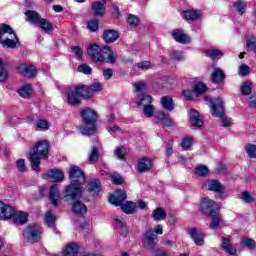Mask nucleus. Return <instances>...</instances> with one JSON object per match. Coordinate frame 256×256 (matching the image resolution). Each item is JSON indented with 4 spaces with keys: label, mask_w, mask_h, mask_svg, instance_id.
Instances as JSON below:
<instances>
[{
    "label": "nucleus",
    "mask_w": 256,
    "mask_h": 256,
    "mask_svg": "<svg viewBox=\"0 0 256 256\" xmlns=\"http://www.w3.org/2000/svg\"><path fill=\"white\" fill-rule=\"evenodd\" d=\"M125 199H127V193L123 190H117L114 194L109 196V203L116 207L121 206V211H123V213L133 215L135 209H137V204L134 202H126L123 204Z\"/></svg>",
    "instance_id": "5"
},
{
    "label": "nucleus",
    "mask_w": 256,
    "mask_h": 256,
    "mask_svg": "<svg viewBox=\"0 0 256 256\" xmlns=\"http://www.w3.org/2000/svg\"><path fill=\"white\" fill-rule=\"evenodd\" d=\"M134 88H135L136 93H141V91H145L146 86H145V83L138 82V83L134 84Z\"/></svg>",
    "instance_id": "61"
},
{
    "label": "nucleus",
    "mask_w": 256,
    "mask_h": 256,
    "mask_svg": "<svg viewBox=\"0 0 256 256\" xmlns=\"http://www.w3.org/2000/svg\"><path fill=\"white\" fill-rule=\"evenodd\" d=\"M192 145L191 139L189 138H184L182 141V149L184 151H187Z\"/></svg>",
    "instance_id": "62"
},
{
    "label": "nucleus",
    "mask_w": 256,
    "mask_h": 256,
    "mask_svg": "<svg viewBox=\"0 0 256 256\" xmlns=\"http://www.w3.org/2000/svg\"><path fill=\"white\" fill-rule=\"evenodd\" d=\"M78 199H81V198L72 200V201H75L72 204V211L73 213H75V215H78L79 217H83V215L87 213V206H85V204H83V202L79 201Z\"/></svg>",
    "instance_id": "17"
},
{
    "label": "nucleus",
    "mask_w": 256,
    "mask_h": 256,
    "mask_svg": "<svg viewBox=\"0 0 256 256\" xmlns=\"http://www.w3.org/2000/svg\"><path fill=\"white\" fill-rule=\"evenodd\" d=\"M161 105L166 111L171 112L175 109V102H173V98H171V96H163L161 98Z\"/></svg>",
    "instance_id": "29"
},
{
    "label": "nucleus",
    "mask_w": 256,
    "mask_h": 256,
    "mask_svg": "<svg viewBox=\"0 0 256 256\" xmlns=\"http://www.w3.org/2000/svg\"><path fill=\"white\" fill-rule=\"evenodd\" d=\"M246 153L248 157L251 159H256V145L255 144H248L246 146Z\"/></svg>",
    "instance_id": "48"
},
{
    "label": "nucleus",
    "mask_w": 256,
    "mask_h": 256,
    "mask_svg": "<svg viewBox=\"0 0 256 256\" xmlns=\"http://www.w3.org/2000/svg\"><path fill=\"white\" fill-rule=\"evenodd\" d=\"M241 245L247 247L248 249H255V240L251 238H242L240 240Z\"/></svg>",
    "instance_id": "46"
},
{
    "label": "nucleus",
    "mask_w": 256,
    "mask_h": 256,
    "mask_svg": "<svg viewBox=\"0 0 256 256\" xmlns=\"http://www.w3.org/2000/svg\"><path fill=\"white\" fill-rule=\"evenodd\" d=\"M88 161L89 163H97V161H99V148H97V146L91 149L88 155Z\"/></svg>",
    "instance_id": "39"
},
{
    "label": "nucleus",
    "mask_w": 256,
    "mask_h": 256,
    "mask_svg": "<svg viewBox=\"0 0 256 256\" xmlns=\"http://www.w3.org/2000/svg\"><path fill=\"white\" fill-rule=\"evenodd\" d=\"M12 217H13V222L16 225H25V223H27V219H29V214L23 211H19V212H14V215Z\"/></svg>",
    "instance_id": "25"
},
{
    "label": "nucleus",
    "mask_w": 256,
    "mask_h": 256,
    "mask_svg": "<svg viewBox=\"0 0 256 256\" xmlns=\"http://www.w3.org/2000/svg\"><path fill=\"white\" fill-rule=\"evenodd\" d=\"M72 52L75 53L77 59H81L83 57V50L79 46L72 47Z\"/></svg>",
    "instance_id": "60"
},
{
    "label": "nucleus",
    "mask_w": 256,
    "mask_h": 256,
    "mask_svg": "<svg viewBox=\"0 0 256 256\" xmlns=\"http://www.w3.org/2000/svg\"><path fill=\"white\" fill-rule=\"evenodd\" d=\"M136 67L142 69V71H147L148 69H151L152 66L150 61H142L137 63Z\"/></svg>",
    "instance_id": "56"
},
{
    "label": "nucleus",
    "mask_w": 256,
    "mask_h": 256,
    "mask_svg": "<svg viewBox=\"0 0 256 256\" xmlns=\"http://www.w3.org/2000/svg\"><path fill=\"white\" fill-rule=\"evenodd\" d=\"M36 128L39 129V131H47V129H49V122L41 119L36 123Z\"/></svg>",
    "instance_id": "50"
},
{
    "label": "nucleus",
    "mask_w": 256,
    "mask_h": 256,
    "mask_svg": "<svg viewBox=\"0 0 256 256\" xmlns=\"http://www.w3.org/2000/svg\"><path fill=\"white\" fill-rule=\"evenodd\" d=\"M157 235L153 233V230H147L143 237V243L150 251L155 250V245H157Z\"/></svg>",
    "instance_id": "10"
},
{
    "label": "nucleus",
    "mask_w": 256,
    "mask_h": 256,
    "mask_svg": "<svg viewBox=\"0 0 256 256\" xmlns=\"http://www.w3.org/2000/svg\"><path fill=\"white\" fill-rule=\"evenodd\" d=\"M128 23L132 27H137L139 25V18H137V16H135V15H129L128 16Z\"/></svg>",
    "instance_id": "58"
},
{
    "label": "nucleus",
    "mask_w": 256,
    "mask_h": 256,
    "mask_svg": "<svg viewBox=\"0 0 256 256\" xmlns=\"http://www.w3.org/2000/svg\"><path fill=\"white\" fill-rule=\"evenodd\" d=\"M78 71L84 73V75H91V68L87 64H81L78 66Z\"/></svg>",
    "instance_id": "57"
},
{
    "label": "nucleus",
    "mask_w": 256,
    "mask_h": 256,
    "mask_svg": "<svg viewBox=\"0 0 256 256\" xmlns=\"http://www.w3.org/2000/svg\"><path fill=\"white\" fill-rule=\"evenodd\" d=\"M69 179L71 180V184L66 186L64 198L66 201L80 199L81 195H83L81 183H85V173L78 166H72L69 171Z\"/></svg>",
    "instance_id": "1"
},
{
    "label": "nucleus",
    "mask_w": 256,
    "mask_h": 256,
    "mask_svg": "<svg viewBox=\"0 0 256 256\" xmlns=\"http://www.w3.org/2000/svg\"><path fill=\"white\" fill-rule=\"evenodd\" d=\"M43 179H50L54 183H59L65 179V174L59 169H52L43 174Z\"/></svg>",
    "instance_id": "12"
},
{
    "label": "nucleus",
    "mask_w": 256,
    "mask_h": 256,
    "mask_svg": "<svg viewBox=\"0 0 256 256\" xmlns=\"http://www.w3.org/2000/svg\"><path fill=\"white\" fill-rule=\"evenodd\" d=\"M77 95L80 96V99H91L93 97L91 95V91L89 90V86L83 85V84H78L74 87Z\"/></svg>",
    "instance_id": "18"
},
{
    "label": "nucleus",
    "mask_w": 256,
    "mask_h": 256,
    "mask_svg": "<svg viewBox=\"0 0 256 256\" xmlns=\"http://www.w3.org/2000/svg\"><path fill=\"white\" fill-rule=\"evenodd\" d=\"M15 215V208L9 204L0 202V220L7 221Z\"/></svg>",
    "instance_id": "11"
},
{
    "label": "nucleus",
    "mask_w": 256,
    "mask_h": 256,
    "mask_svg": "<svg viewBox=\"0 0 256 256\" xmlns=\"http://www.w3.org/2000/svg\"><path fill=\"white\" fill-rule=\"evenodd\" d=\"M172 37L177 41V43H182L183 45H186V43H191V38H189L181 29L173 30Z\"/></svg>",
    "instance_id": "16"
},
{
    "label": "nucleus",
    "mask_w": 256,
    "mask_h": 256,
    "mask_svg": "<svg viewBox=\"0 0 256 256\" xmlns=\"http://www.w3.org/2000/svg\"><path fill=\"white\" fill-rule=\"evenodd\" d=\"M32 93L33 89L31 88V84H26L18 90V94L24 99L29 98Z\"/></svg>",
    "instance_id": "36"
},
{
    "label": "nucleus",
    "mask_w": 256,
    "mask_h": 256,
    "mask_svg": "<svg viewBox=\"0 0 256 256\" xmlns=\"http://www.w3.org/2000/svg\"><path fill=\"white\" fill-rule=\"evenodd\" d=\"M188 235L191 237V239L194 241L195 245L203 246L205 245V235L197 228H191L188 231Z\"/></svg>",
    "instance_id": "13"
},
{
    "label": "nucleus",
    "mask_w": 256,
    "mask_h": 256,
    "mask_svg": "<svg viewBox=\"0 0 256 256\" xmlns=\"http://www.w3.org/2000/svg\"><path fill=\"white\" fill-rule=\"evenodd\" d=\"M24 239L28 241V243H37L39 239L41 238V227L37 224L29 225L24 230Z\"/></svg>",
    "instance_id": "8"
},
{
    "label": "nucleus",
    "mask_w": 256,
    "mask_h": 256,
    "mask_svg": "<svg viewBox=\"0 0 256 256\" xmlns=\"http://www.w3.org/2000/svg\"><path fill=\"white\" fill-rule=\"evenodd\" d=\"M16 167L18 171H21V173H25V171H27V166L25 165V159H18L16 161Z\"/></svg>",
    "instance_id": "55"
},
{
    "label": "nucleus",
    "mask_w": 256,
    "mask_h": 256,
    "mask_svg": "<svg viewBox=\"0 0 256 256\" xmlns=\"http://www.w3.org/2000/svg\"><path fill=\"white\" fill-rule=\"evenodd\" d=\"M207 57H210L213 61H217L223 57V52L219 49H208L205 51Z\"/></svg>",
    "instance_id": "35"
},
{
    "label": "nucleus",
    "mask_w": 256,
    "mask_h": 256,
    "mask_svg": "<svg viewBox=\"0 0 256 256\" xmlns=\"http://www.w3.org/2000/svg\"><path fill=\"white\" fill-rule=\"evenodd\" d=\"M183 15L186 21H197V19H200L201 17V12L198 10H185Z\"/></svg>",
    "instance_id": "31"
},
{
    "label": "nucleus",
    "mask_w": 256,
    "mask_h": 256,
    "mask_svg": "<svg viewBox=\"0 0 256 256\" xmlns=\"http://www.w3.org/2000/svg\"><path fill=\"white\" fill-rule=\"evenodd\" d=\"M209 217L210 219H212V222L210 223V228L218 229L219 225H221V216L219 215V213H214Z\"/></svg>",
    "instance_id": "41"
},
{
    "label": "nucleus",
    "mask_w": 256,
    "mask_h": 256,
    "mask_svg": "<svg viewBox=\"0 0 256 256\" xmlns=\"http://www.w3.org/2000/svg\"><path fill=\"white\" fill-rule=\"evenodd\" d=\"M190 122L192 127H196L197 129H201V127H203V120L197 110L190 111Z\"/></svg>",
    "instance_id": "22"
},
{
    "label": "nucleus",
    "mask_w": 256,
    "mask_h": 256,
    "mask_svg": "<svg viewBox=\"0 0 256 256\" xmlns=\"http://www.w3.org/2000/svg\"><path fill=\"white\" fill-rule=\"evenodd\" d=\"M115 223H116V227H118V229H120L121 237H127V233H129V228H127V226H125V223H123V221H121L118 218L115 219Z\"/></svg>",
    "instance_id": "40"
},
{
    "label": "nucleus",
    "mask_w": 256,
    "mask_h": 256,
    "mask_svg": "<svg viewBox=\"0 0 256 256\" xmlns=\"http://www.w3.org/2000/svg\"><path fill=\"white\" fill-rule=\"evenodd\" d=\"M9 79V72H7V68H5V60L0 58V82Z\"/></svg>",
    "instance_id": "38"
},
{
    "label": "nucleus",
    "mask_w": 256,
    "mask_h": 256,
    "mask_svg": "<svg viewBox=\"0 0 256 256\" xmlns=\"http://www.w3.org/2000/svg\"><path fill=\"white\" fill-rule=\"evenodd\" d=\"M152 218L154 221H164V219H167V212L163 208L158 207L153 210Z\"/></svg>",
    "instance_id": "30"
},
{
    "label": "nucleus",
    "mask_w": 256,
    "mask_h": 256,
    "mask_svg": "<svg viewBox=\"0 0 256 256\" xmlns=\"http://www.w3.org/2000/svg\"><path fill=\"white\" fill-rule=\"evenodd\" d=\"M171 57L174 61H183L184 59L183 54L181 52H173Z\"/></svg>",
    "instance_id": "63"
},
{
    "label": "nucleus",
    "mask_w": 256,
    "mask_h": 256,
    "mask_svg": "<svg viewBox=\"0 0 256 256\" xmlns=\"http://www.w3.org/2000/svg\"><path fill=\"white\" fill-rule=\"evenodd\" d=\"M67 101L68 105H71V107H75L77 105H81V97L77 92L74 90H68L67 93Z\"/></svg>",
    "instance_id": "20"
},
{
    "label": "nucleus",
    "mask_w": 256,
    "mask_h": 256,
    "mask_svg": "<svg viewBox=\"0 0 256 256\" xmlns=\"http://www.w3.org/2000/svg\"><path fill=\"white\" fill-rule=\"evenodd\" d=\"M20 73L28 79H33L34 77H37V67L32 65H22L20 67Z\"/></svg>",
    "instance_id": "19"
},
{
    "label": "nucleus",
    "mask_w": 256,
    "mask_h": 256,
    "mask_svg": "<svg viewBox=\"0 0 256 256\" xmlns=\"http://www.w3.org/2000/svg\"><path fill=\"white\" fill-rule=\"evenodd\" d=\"M248 105L251 107V109H256V96L249 98Z\"/></svg>",
    "instance_id": "64"
},
{
    "label": "nucleus",
    "mask_w": 256,
    "mask_h": 256,
    "mask_svg": "<svg viewBox=\"0 0 256 256\" xmlns=\"http://www.w3.org/2000/svg\"><path fill=\"white\" fill-rule=\"evenodd\" d=\"M242 200L245 201V203H251L253 202V196L247 191H244L241 196Z\"/></svg>",
    "instance_id": "59"
},
{
    "label": "nucleus",
    "mask_w": 256,
    "mask_h": 256,
    "mask_svg": "<svg viewBox=\"0 0 256 256\" xmlns=\"http://www.w3.org/2000/svg\"><path fill=\"white\" fill-rule=\"evenodd\" d=\"M56 220H57V218L55 217V215H53V213H51V211H47L45 213V224L48 227H55Z\"/></svg>",
    "instance_id": "42"
},
{
    "label": "nucleus",
    "mask_w": 256,
    "mask_h": 256,
    "mask_svg": "<svg viewBox=\"0 0 256 256\" xmlns=\"http://www.w3.org/2000/svg\"><path fill=\"white\" fill-rule=\"evenodd\" d=\"M114 153L117 159H119L120 161H125V155L127 153L125 147L117 148Z\"/></svg>",
    "instance_id": "49"
},
{
    "label": "nucleus",
    "mask_w": 256,
    "mask_h": 256,
    "mask_svg": "<svg viewBox=\"0 0 256 256\" xmlns=\"http://www.w3.org/2000/svg\"><path fill=\"white\" fill-rule=\"evenodd\" d=\"M152 165H153V163L151 162V159L142 158L138 164V171H140V173H143V171H149V169H151Z\"/></svg>",
    "instance_id": "33"
},
{
    "label": "nucleus",
    "mask_w": 256,
    "mask_h": 256,
    "mask_svg": "<svg viewBox=\"0 0 256 256\" xmlns=\"http://www.w3.org/2000/svg\"><path fill=\"white\" fill-rule=\"evenodd\" d=\"M249 73H251V67H249L247 64L239 66L238 75H240L241 77H247Z\"/></svg>",
    "instance_id": "45"
},
{
    "label": "nucleus",
    "mask_w": 256,
    "mask_h": 256,
    "mask_svg": "<svg viewBox=\"0 0 256 256\" xmlns=\"http://www.w3.org/2000/svg\"><path fill=\"white\" fill-rule=\"evenodd\" d=\"M105 43H115L119 39V32L116 30H105L102 35Z\"/></svg>",
    "instance_id": "23"
},
{
    "label": "nucleus",
    "mask_w": 256,
    "mask_h": 256,
    "mask_svg": "<svg viewBox=\"0 0 256 256\" xmlns=\"http://www.w3.org/2000/svg\"><path fill=\"white\" fill-rule=\"evenodd\" d=\"M92 13L96 17H101L105 15V4L102 2H93L92 3Z\"/></svg>",
    "instance_id": "28"
},
{
    "label": "nucleus",
    "mask_w": 256,
    "mask_h": 256,
    "mask_svg": "<svg viewBox=\"0 0 256 256\" xmlns=\"http://www.w3.org/2000/svg\"><path fill=\"white\" fill-rule=\"evenodd\" d=\"M222 249L228 253V255L237 254V248L233 247V244H231V238H222Z\"/></svg>",
    "instance_id": "26"
},
{
    "label": "nucleus",
    "mask_w": 256,
    "mask_h": 256,
    "mask_svg": "<svg viewBox=\"0 0 256 256\" xmlns=\"http://www.w3.org/2000/svg\"><path fill=\"white\" fill-rule=\"evenodd\" d=\"M38 27H40L41 31L44 33H47L48 35H51L53 31H55V27L53 26V23H51L49 20L42 18L37 24Z\"/></svg>",
    "instance_id": "21"
},
{
    "label": "nucleus",
    "mask_w": 256,
    "mask_h": 256,
    "mask_svg": "<svg viewBox=\"0 0 256 256\" xmlns=\"http://www.w3.org/2000/svg\"><path fill=\"white\" fill-rule=\"evenodd\" d=\"M19 43L17 34L13 31V28L7 24L0 25V44L5 49H15Z\"/></svg>",
    "instance_id": "6"
},
{
    "label": "nucleus",
    "mask_w": 256,
    "mask_h": 256,
    "mask_svg": "<svg viewBox=\"0 0 256 256\" xmlns=\"http://www.w3.org/2000/svg\"><path fill=\"white\" fill-rule=\"evenodd\" d=\"M25 15H27L28 21L29 23H32V25H38L42 19L41 14L33 10H27Z\"/></svg>",
    "instance_id": "27"
},
{
    "label": "nucleus",
    "mask_w": 256,
    "mask_h": 256,
    "mask_svg": "<svg viewBox=\"0 0 256 256\" xmlns=\"http://www.w3.org/2000/svg\"><path fill=\"white\" fill-rule=\"evenodd\" d=\"M212 115L214 117H219L221 119L222 127H231L233 125V121L230 118L223 117L225 115V105L223 104V99L216 98L212 102Z\"/></svg>",
    "instance_id": "7"
},
{
    "label": "nucleus",
    "mask_w": 256,
    "mask_h": 256,
    "mask_svg": "<svg viewBox=\"0 0 256 256\" xmlns=\"http://www.w3.org/2000/svg\"><path fill=\"white\" fill-rule=\"evenodd\" d=\"M49 157V141L40 140L38 141L32 149H30L28 153V159L30 161V165L32 171H41L39 167L41 165V159H47Z\"/></svg>",
    "instance_id": "2"
},
{
    "label": "nucleus",
    "mask_w": 256,
    "mask_h": 256,
    "mask_svg": "<svg viewBox=\"0 0 256 256\" xmlns=\"http://www.w3.org/2000/svg\"><path fill=\"white\" fill-rule=\"evenodd\" d=\"M87 189L91 195L95 197V195L101 193V182L97 179H93L88 183Z\"/></svg>",
    "instance_id": "24"
},
{
    "label": "nucleus",
    "mask_w": 256,
    "mask_h": 256,
    "mask_svg": "<svg viewBox=\"0 0 256 256\" xmlns=\"http://www.w3.org/2000/svg\"><path fill=\"white\" fill-rule=\"evenodd\" d=\"M89 90L91 91V95H93L99 91H102L103 89V84L99 82H94L90 86H88Z\"/></svg>",
    "instance_id": "47"
},
{
    "label": "nucleus",
    "mask_w": 256,
    "mask_h": 256,
    "mask_svg": "<svg viewBox=\"0 0 256 256\" xmlns=\"http://www.w3.org/2000/svg\"><path fill=\"white\" fill-rule=\"evenodd\" d=\"M195 173L199 177H205V176L209 175V168L203 164H200V165L196 166Z\"/></svg>",
    "instance_id": "43"
},
{
    "label": "nucleus",
    "mask_w": 256,
    "mask_h": 256,
    "mask_svg": "<svg viewBox=\"0 0 256 256\" xmlns=\"http://www.w3.org/2000/svg\"><path fill=\"white\" fill-rule=\"evenodd\" d=\"M87 29L92 33H95L99 29V22L97 20H91L87 24Z\"/></svg>",
    "instance_id": "54"
},
{
    "label": "nucleus",
    "mask_w": 256,
    "mask_h": 256,
    "mask_svg": "<svg viewBox=\"0 0 256 256\" xmlns=\"http://www.w3.org/2000/svg\"><path fill=\"white\" fill-rule=\"evenodd\" d=\"M192 91L196 97H199V95H203V93H205V91H207V86L204 83L200 82L193 86Z\"/></svg>",
    "instance_id": "37"
},
{
    "label": "nucleus",
    "mask_w": 256,
    "mask_h": 256,
    "mask_svg": "<svg viewBox=\"0 0 256 256\" xmlns=\"http://www.w3.org/2000/svg\"><path fill=\"white\" fill-rule=\"evenodd\" d=\"M200 211L204 213V215L211 216L214 213H219V206L215 203V201L209 198H203L200 203Z\"/></svg>",
    "instance_id": "9"
},
{
    "label": "nucleus",
    "mask_w": 256,
    "mask_h": 256,
    "mask_svg": "<svg viewBox=\"0 0 256 256\" xmlns=\"http://www.w3.org/2000/svg\"><path fill=\"white\" fill-rule=\"evenodd\" d=\"M61 194L59 193V186L58 184H54L50 187V195L49 199L53 207H59V198Z\"/></svg>",
    "instance_id": "14"
},
{
    "label": "nucleus",
    "mask_w": 256,
    "mask_h": 256,
    "mask_svg": "<svg viewBox=\"0 0 256 256\" xmlns=\"http://www.w3.org/2000/svg\"><path fill=\"white\" fill-rule=\"evenodd\" d=\"M247 9V2L243 0H237L234 2V11L238 13V15H243Z\"/></svg>",
    "instance_id": "34"
},
{
    "label": "nucleus",
    "mask_w": 256,
    "mask_h": 256,
    "mask_svg": "<svg viewBox=\"0 0 256 256\" xmlns=\"http://www.w3.org/2000/svg\"><path fill=\"white\" fill-rule=\"evenodd\" d=\"M143 113L145 117L151 118L153 116V113H155V107L153 106V104H150V106H145L143 108Z\"/></svg>",
    "instance_id": "53"
},
{
    "label": "nucleus",
    "mask_w": 256,
    "mask_h": 256,
    "mask_svg": "<svg viewBox=\"0 0 256 256\" xmlns=\"http://www.w3.org/2000/svg\"><path fill=\"white\" fill-rule=\"evenodd\" d=\"M80 117L82 119V124L79 127L81 135H94L95 131H97V119H99L97 111L86 107L80 110Z\"/></svg>",
    "instance_id": "3"
},
{
    "label": "nucleus",
    "mask_w": 256,
    "mask_h": 256,
    "mask_svg": "<svg viewBox=\"0 0 256 256\" xmlns=\"http://www.w3.org/2000/svg\"><path fill=\"white\" fill-rule=\"evenodd\" d=\"M207 189L208 191L218 193L220 197H223V193L225 192V186L219 180H210L207 184Z\"/></svg>",
    "instance_id": "15"
},
{
    "label": "nucleus",
    "mask_w": 256,
    "mask_h": 256,
    "mask_svg": "<svg viewBox=\"0 0 256 256\" xmlns=\"http://www.w3.org/2000/svg\"><path fill=\"white\" fill-rule=\"evenodd\" d=\"M153 103V98L151 96H144L141 98L138 102L137 105L138 107H149Z\"/></svg>",
    "instance_id": "44"
},
{
    "label": "nucleus",
    "mask_w": 256,
    "mask_h": 256,
    "mask_svg": "<svg viewBox=\"0 0 256 256\" xmlns=\"http://www.w3.org/2000/svg\"><path fill=\"white\" fill-rule=\"evenodd\" d=\"M242 95H251V82L246 81L241 86Z\"/></svg>",
    "instance_id": "51"
},
{
    "label": "nucleus",
    "mask_w": 256,
    "mask_h": 256,
    "mask_svg": "<svg viewBox=\"0 0 256 256\" xmlns=\"http://www.w3.org/2000/svg\"><path fill=\"white\" fill-rule=\"evenodd\" d=\"M223 79H225V72L219 68H215L211 76L212 83H221Z\"/></svg>",
    "instance_id": "32"
},
{
    "label": "nucleus",
    "mask_w": 256,
    "mask_h": 256,
    "mask_svg": "<svg viewBox=\"0 0 256 256\" xmlns=\"http://www.w3.org/2000/svg\"><path fill=\"white\" fill-rule=\"evenodd\" d=\"M111 181L114 185H122L123 177H121L119 173L115 172L111 175Z\"/></svg>",
    "instance_id": "52"
},
{
    "label": "nucleus",
    "mask_w": 256,
    "mask_h": 256,
    "mask_svg": "<svg viewBox=\"0 0 256 256\" xmlns=\"http://www.w3.org/2000/svg\"><path fill=\"white\" fill-rule=\"evenodd\" d=\"M88 55L94 63H109L113 65L117 61L115 53L111 50V47L104 46L99 47L97 44L90 45L88 47Z\"/></svg>",
    "instance_id": "4"
}]
</instances>
